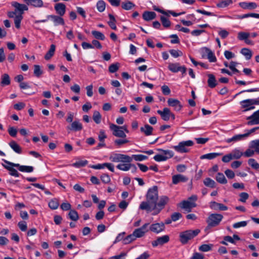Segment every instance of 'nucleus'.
<instances>
[{"label":"nucleus","instance_id":"46","mask_svg":"<svg viewBox=\"0 0 259 259\" xmlns=\"http://www.w3.org/2000/svg\"><path fill=\"white\" fill-rule=\"evenodd\" d=\"M102 116L98 111H95L93 115V119L94 121L97 123L99 124L101 121Z\"/></svg>","mask_w":259,"mask_h":259},{"label":"nucleus","instance_id":"42","mask_svg":"<svg viewBox=\"0 0 259 259\" xmlns=\"http://www.w3.org/2000/svg\"><path fill=\"white\" fill-rule=\"evenodd\" d=\"M135 6V4H134L132 2L130 1L123 2L121 4L122 8L125 10H131Z\"/></svg>","mask_w":259,"mask_h":259},{"label":"nucleus","instance_id":"23","mask_svg":"<svg viewBox=\"0 0 259 259\" xmlns=\"http://www.w3.org/2000/svg\"><path fill=\"white\" fill-rule=\"evenodd\" d=\"M48 19H51L55 23V25H64V19L60 16H56L54 15H48L47 16Z\"/></svg>","mask_w":259,"mask_h":259},{"label":"nucleus","instance_id":"25","mask_svg":"<svg viewBox=\"0 0 259 259\" xmlns=\"http://www.w3.org/2000/svg\"><path fill=\"white\" fill-rule=\"evenodd\" d=\"M143 18L147 21L152 20L156 18V14L154 12L145 11L143 14Z\"/></svg>","mask_w":259,"mask_h":259},{"label":"nucleus","instance_id":"26","mask_svg":"<svg viewBox=\"0 0 259 259\" xmlns=\"http://www.w3.org/2000/svg\"><path fill=\"white\" fill-rule=\"evenodd\" d=\"M247 137V134H240V135H236L233 136L231 138H229L226 140V141L229 143L231 142H235L237 141H241L244 138Z\"/></svg>","mask_w":259,"mask_h":259},{"label":"nucleus","instance_id":"36","mask_svg":"<svg viewBox=\"0 0 259 259\" xmlns=\"http://www.w3.org/2000/svg\"><path fill=\"white\" fill-rule=\"evenodd\" d=\"M250 148L254 149L255 152L259 154V139L252 141L250 144Z\"/></svg>","mask_w":259,"mask_h":259},{"label":"nucleus","instance_id":"62","mask_svg":"<svg viewBox=\"0 0 259 259\" xmlns=\"http://www.w3.org/2000/svg\"><path fill=\"white\" fill-rule=\"evenodd\" d=\"M130 141L126 139H116L114 141V144L118 147L129 143Z\"/></svg>","mask_w":259,"mask_h":259},{"label":"nucleus","instance_id":"22","mask_svg":"<svg viewBox=\"0 0 259 259\" xmlns=\"http://www.w3.org/2000/svg\"><path fill=\"white\" fill-rule=\"evenodd\" d=\"M210 207L214 210H227L228 207L222 203L212 201L210 202Z\"/></svg>","mask_w":259,"mask_h":259},{"label":"nucleus","instance_id":"45","mask_svg":"<svg viewBox=\"0 0 259 259\" xmlns=\"http://www.w3.org/2000/svg\"><path fill=\"white\" fill-rule=\"evenodd\" d=\"M249 17L259 19V14L248 13V14H244L242 15H238V16H237V18L240 19H242L248 18Z\"/></svg>","mask_w":259,"mask_h":259},{"label":"nucleus","instance_id":"3","mask_svg":"<svg viewBox=\"0 0 259 259\" xmlns=\"http://www.w3.org/2000/svg\"><path fill=\"white\" fill-rule=\"evenodd\" d=\"M243 155V152L238 149H234L231 153L224 156L222 160L225 163H228L232 159H238Z\"/></svg>","mask_w":259,"mask_h":259},{"label":"nucleus","instance_id":"47","mask_svg":"<svg viewBox=\"0 0 259 259\" xmlns=\"http://www.w3.org/2000/svg\"><path fill=\"white\" fill-rule=\"evenodd\" d=\"M68 216L70 219L74 221H76L79 219L77 211L74 210H70L68 213Z\"/></svg>","mask_w":259,"mask_h":259},{"label":"nucleus","instance_id":"4","mask_svg":"<svg viewBox=\"0 0 259 259\" xmlns=\"http://www.w3.org/2000/svg\"><path fill=\"white\" fill-rule=\"evenodd\" d=\"M223 218V216L221 214L212 213L208 217L206 222L209 227H213L219 225Z\"/></svg>","mask_w":259,"mask_h":259},{"label":"nucleus","instance_id":"10","mask_svg":"<svg viewBox=\"0 0 259 259\" xmlns=\"http://www.w3.org/2000/svg\"><path fill=\"white\" fill-rule=\"evenodd\" d=\"M167 104L169 106L172 107L177 112L181 111L183 107L181 102L178 100L174 98L168 99Z\"/></svg>","mask_w":259,"mask_h":259},{"label":"nucleus","instance_id":"6","mask_svg":"<svg viewBox=\"0 0 259 259\" xmlns=\"http://www.w3.org/2000/svg\"><path fill=\"white\" fill-rule=\"evenodd\" d=\"M193 144V142L191 140L183 141L180 142L178 145L173 146L172 148L178 152L186 153L188 151L187 147L192 146Z\"/></svg>","mask_w":259,"mask_h":259},{"label":"nucleus","instance_id":"48","mask_svg":"<svg viewBox=\"0 0 259 259\" xmlns=\"http://www.w3.org/2000/svg\"><path fill=\"white\" fill-rule=\"evenodd\" d=\"M34 74L37 77H39L43 73V71L41 69L40 66L38 65H34Z\"/></svg>","mask_w":259,"mask_h":259},{"label":"nucleus","instance_id":"34","mask_svg":"<svg viewBox=\"0 0 259 259\" xmlns=\"http://www.w3.org/2000/svg\"><path fill=\"white\" fill-rule=\"evenodd\" d=\"M241 53L245 57L246 59L247 60L250 59L252 55L251 50L247 48L242 49Z\"/></svg>","mask_w":259,"mask_h":259},{"label":"nucleus","instance_id":"51","mask_svg":"<svg viewBox=\"0 0 259 259\" xmlns=\"http://www.w3.org/2000/svg\"><path fill=\"white\" fill-rule=\"evenodd\" d=\"M212 246H213V245L212 244H202L199 246V250L200 251H203V252L208 251L212 249Z\"/></svg>","mask_w":259,"mask_h":259},{"label":"nucleus","instance_id":"14","mask_svg":"<svg viewBox=\"0 0 259 259\" xmlns=\"http://www.w3.org/2000/svg\"><path fill=\"white\" fill-rule=\"evenodd\" d=\"M180 206L187 212H190L192 208L196 206V204L188 200H184L180 204Z\"/></svg>","mask_w":259,"mask_h":259},{"label":"nucleus","instance_id":"39","mask_svg":"<svg viewBox=\"0 0 259 259\" xmlns=\"http://www.w3.org/2000/svg\"><path fill=\"white\" fill-rule=\"evenodd\" d=\"M1 83L3 86L8 85L10 84V78L9 75L8 74L5 73L2 75Z\"/></svg>","mask_w":259,"mask_h":259},{"label":"nucleus","instance_id":"43","mask_svg":"<svg viewBox=\"0 0 259 259\" xmlns=\"http://www.w3.org/2000/svg\"><path fill=\"white\" fill-rule=\"evenodd\" d=\"M92 34L96 38V39L103 40L105 39V36L102 32L94 30L92 31Z\"/></svg>","mask_w":259,"mask_h":259},{"label":"nucleus","instance_id":"12","mask_svg":"<svg viewBox=\"0 0 259 259\" xmlns=\"http://www.w3.org/2000/svg\"><path fill=\"white\" fill-rule=\"evenodd\" d=\"M165 229V224L163 223H154L149 227V230L155 233L158 234Z\"/></svg>","mask_w":259,"mask_h":259},{"label":"nucleus","instance_id":"7","mask_svg":"<svg viewBox=\"0 0 259 259\" xmlns=\"http://www.w3.org/2000/svg\"><path fill=\"white\" fill-rule=\"evenodd\" d=\"M3 161L6 164L17 167L22 172H31L33 170V167L31 166L20 165L18 163H14L5 159H3Z\"/></svg>","mask_w":259,"mask_h":259},{"label":"nucleus","instance_id":"53","mask_svg":"<svg viewBox=\"0 0 259 259\" xmlns=\"http://www.w3.org/2000/svg\"><path fill=\"white\" fill-rule=\"evenodd\" d=\"M158 151H161L162 152V153L164 154L163 155L167 157V159L170 158H171L174 156V152L170 150H163L161 149H157Z\"/></svg>","mask_w":259,"mask_h":259},{"label":"nucleus","instance_id":"19","mask_svg":"<svg viewBox=\"0 0 259 259\" xmlns=\"http://www.w3.org/2000/svg\"><path fill=\"white\" fill-rule=\"evenodd\" d=\"M188 180V178L182 175L178 174L172 177V182L174 184H177L180 182H186Z\"/></svg>","mask_w":259,"mask_h":259},{"label":"nucleus","instance_id":"54","mask_svg":"<svg viewBox=\"0 0 259 259\" xmlns=\"http://www.w3.org/2000/svg\"><path fill=\"white\" fill-rule=\"evenodd\" d=\"M88 163V161L85 160H79L72 164V166L77 168L85 166Z\"/></svg>","mask_w":259,"mask_h":259},{"label":"nucleus","instance_id":"52","mask_svg":"<svg viewBox=\"0 0 259 259\" xmlns=\"http://www.w3.org/2000/svg\"><path fill=\"white\" fill-rule=\"evenodd\" d=\"M233 3L232 0L223 1L217 4L218 8H225Z\"/></svg>","mask_w":259,"mask_h":259},{"label":"nucleus","instance_id":"56","mask_svg":"<svg viewBox=\"0 0 259 259\" xmlns=\"http://www.w3.org/2000/svg\"><path fill=\"white\" fill-rule=\"evenodd\" d=\"M120 154L113 153L110 156L109 159L112 162H120Z\"/></svg>","mask_w":259,"mask_h":259},{"label":"nucleus","instance_id":"37","mask_svg":"<svg viewBox=\"0 0 259 259\" xmlns=\"http://www.w3.org/2000/svg\"><path fill=\"white\" fill-rule=\"evenodd\" d=\"M215 179L217 182H219V183L225 184L227 183V180L223 173H218L216 176Z\"/></svg>","mask_w":259,"mask_h":259},{"label":"nucleus","instance_id":"33","mask_svg":"<svg viewBox=\"0 0 259 259\" xmlns=\"http://www.w3.org/2000/svg\"><path fill=\"white\" fill-rule=\"evenodd\" d=\"M131 163H124L118 164L116 167L121 170L127 171L131 168Z\"/></svg>","mask_w":259,"mask_h":259},{"label":"nucleus","instance_id":"28","mask_svg":"<svg viewBox=\"0 0 259 259\" xmlns=\"http://www.w3.org/2000/svg\"><path fill=\"white\" fill-rule=\"evenodd\" d=\"M222 153H207L206 154L202 155L200 156V158L201 159H213L215 158H216L217 156L222 155Z\"/></svg>","mask_w":259,"mask_h":259},{"label":"nucleus","instance_id":"57","mask_svg":"<svg viewBox=\"0 0 259 259\" xmlns=\"http://www.w3.org/2000/svg\"><path fill=\"white\" fill-rule=\"evenodd\" d=\"M169 52L170 54L174 58H177L183 56V53L179 50L171 49L169 51Z\"/></svg>","mask_w":259,"mask_h":259},{"label":"nucleus","instance_id":"55","mask_svg":"<svg viewBox=\"0 0 259 259\" xmlns=\"http://www.w3.org/2000/svg\"><path fill=\"white\" fill-rule=\"evenodd\" d=\"M133 234L136 238H140L144 235L145 231H142L140 228H138L136 229Z\"/></svg>","mask_w":259,"mask_h":259},{"label":"nucleus","instance_id":"11","mask_svg":"<svg viewBox=\"0 0 259 259\" xmlns=\"http://www.w3.org/2000/svg\"><path fill=\"white\" fill-rule=\"evenodd\" d=\"M169 241L168 235H165L158 237L155 240L152 242V245L153 247H156L158 245H163Z\"/></svg>","mask_w":259,"mask_h":259},{"label":"nucleus","instance_id":"24","mask_svg":"<svg viewBox=\"0 0 259 259\" xmlns=\"http://www.w3.org/2000/svg\"><path fill=\"white\" fill-rule=\"evenodd\" d=\"M240 6L244 9L253 10L257 8V5L255 3L250 2H242L239 4Z\"/></svg>","mask_w":259,"mask_h":259},{"label":"nucleus","instance_id":"61","mask_svg":"<svg viewBox=\"0 0 259 259\" xmlns=\"http://www.w3.org/2000/svg\"><path fill=\"white\" fill-rule=\"evenodd\" d=\"M250 34L244 32H240L238 34V38L240 40H245L249 37Z\"/></svg>","mask_w":259,"mask_h":259},{"label":"nucleus","instance_id":"2","mask_svg":"<svg viewBox=\"0 0 259 259\" xmlns=\"http://www.w3.org/2000/svg\"><path fill=\"white\" fill-rule=\"evenodd\" d=\"M200 232L199 229L188 230L180 234V241L183 244H186L188 241L197 236Z\"/></svg>","mask_w":259,"mask_h":259},{"label":"nucleus","instance_id":"20","mask_svg":"<svg viewBox=\"0 0 259 259\" xmlns=\"http://www.w3.org/2000/svg\"><path fill=\"white\" fill-rule=\"evenodd\" d=\"M157 112L160 115L163 120L168 121L169 120L170 109L168 108H164L162 110H157Z\"/></svg>","mask_w":259,"mask_h":259},{"label":"nucleus","instance_id":"50","mask_svg":"<svg viewBox=\"0 0 259 259\" xmlns=\"http://www.w3.org/2000/svg\"><path fill=\"white\" fill-rule=\"evenodd\" d=\"M120 162L123 163H131L133 160V158L128 155L120 154Z\"/></svg>","mask_w":259,"mask_h":259},{"label":"nucleus","instance_id":"17","mask_svg":"<svg viewBox=\"0 0 259 259\" xmlns=\"http://www.w3.org/2000/svg\"><path fill=\"white\" fill-rule=\"evenodd\" d=\"M67 129L71 131H79L82 129V125L79 120H74L67 127Z\"/></svg>","mask_w":259,"mask_h":259},{"label":"nucleus","instance_id":"21","mask_svg":"<svg viewBox=\"0 0 259 259\" xmlns=\"http://www.w3.org/2000/svg\"><path fill=\"white\" fill-rule=\"evenodd\" d=\"M28 6H31L35 8H41L44 6L42 0H23Z\"/></svg>","mask_w":259,"mask_h":259},{"label":"nucleus","instance_id":"44","mask_svg":"<svg viewBox=\"0 0 259 259\" xmlns=\"http://www.w3.org/2000/svg\"><path fill=\"white\" fill-rule=\"evenodd\" d=\"M23 19V16L21 14H18L14 18V23L15 27L17 29L20 28V24L22 20Z\"/></svg>","mask_w":259,"mask_h":259},{"label":"nucleus","instance_id":"59","mask_svg":"<svg viewBox=\"0 0 259 259\" xmlns=\"http://www.w3.org/2000/svg\"><path fill=\"white\" fill-rule=\"evenodd\" d=\"M237 64L238 63L234 61H231L229 64V67L234 73H240V72L236 68V67Z\"/></svg>","mask_w":259,"mask_h":259},{"label":"nucleus","instance_id":"49","mask_svg":"<svg viewBox=\"0 0 259 259\" xmlns=\"http://www.w3.org/2000/svg\"><path fill=\"white\" fill-rule=\"evenodd\" d=\"M248 164L253 169H259V163L253 158H250L248 160Z\"/></svg>","mask_w":259,"mask_h":259},{"label":"nucleus","instance_id":"13","mask_svg":"<svg viewBox=\"0 0 259 259\" xmlns=\"http://www.w3.org/2000/svg\"><path fill=\"white\" fill-rule=\"evenodd\" d=\"M240 104L242 108H244V112L254 109L255 107L253 105V102L252 99H246L243 100L240 102Z\"/></svg>","mask_w":259,"mask_h":259},{"label":"nucleus","instance_id":"16","mask_svg":"<svg viewBox=\"0 0 259 259\" xmlns=\"http://www.w3.org/2000/svg\"><path fill=\"white\" fill-rule=\"evenodd\" d=\"M202 56L206 55L207 59L210 62H215L217 61V58L214 56L213 53L208 48L204 47L202 48Z\"/></svg>","mask_w":259,"mask_h":259},{"label":"nucleus","instance_id":"64","mask_svg":"<svg viewBox=\"0 0 259 259\" xmlns=\"http://www.w3.org/2000/svg\"><path fill=\"white\" fill-rule=\"evenodd\" d=\"M254 153L255 151L253 150V149L249 147L245 151V152L243 153V155L245 157H249L254 155Z\"/></svg>","mask_w":259,"mask_h":259},{"label":"nucleus","instance_id":"1","mask_svg":"<svg viewBox=\"0 0 259 259\" xmlns=\"http://www.w3.org/2000/svg\"><path fill=\"white\" fill-rule=\"evenodd\" d=\"M158 197V187L154 186L149 188L146 195V200L141 203L139 209L146 210L147 213L152 212L156 206Z\"/></svg>","mask_w":259,"mask_h":259},{"label":"nucleus","instance_id":"15","mask_svg":"<svg viewBox=\"0 0 259 259\" xmlns=\"http://www.w3.org/2000/svg\"><path fill=\"white\" fill-rule=\"evenodd\" d=\"M12 6L14 7L18 14L23 15L24 11H27L28 8L27 6L24 4H21L16 2H13L12 3Z\"/></svg>","mask_w":259,"mask_h":259},{"label":"nucleus","instance_id":"60","mask_svg":"<svg viewBox=\"0 0 259 259\" xmlns=\"http://www.w3.org/2000/svg\"><path fill=\"white\" fill-rule=\"evenodd\" d=\"M132 158L133 159L134 158L136 161H141L147 159L148 157L144 155L138 154L133 155Z\"/></svg>","mask_w":259,"mask_h":259},{"label":"nucleus","instance_id":"8","mask_svg":"<svg viewBox=\"0 0 259 259\" xmlns=\"http://www.w3.org/2000/svg\"><path fill=\"white\" fill-rule=\"evenodd\" d=\"M246 119L248 120L247 124L248 125L259 124V109L253 112L251 115L247 117Z\"/></svg>","mask_w":259,"mask_h":259},{"label":"nucleus","instance_id":"31","mask_svg":"<svg viewBox=\"0 0 259 259\" xmlns=\"http://www.w3.org/2000/svg\"><path fill=\"white\" fill-rule=\"evenodd\" d=\"M9 145L15 152L19 154L22 152V149L21 147L15 141H11Z\"/></svg>","mask_w":259,"mask_h":259},{"label":"nucleus","instance_id":"27","mask_svg":"<svg viewBox=\"0 0 259 259\" xmlns=\"http://www.w3.org/2000/svg\"><path fill=\"white\" fill-rule=\"evenodd\" d=\"M207 76L208 77L207 80L208 87L210 88H214L217 84L214 75L212 74H208Z\"/></svg>","mask_w":259,"mask_h":259},{"label":"nucleus","instance_id":"58","mask_svg":"<svg viewBox=\"0 0 259 259\" xmlns=\"http://www.w3.org/2000/svg\"><path fill=\"white\" fill-rule=\"evenodd\" d=\"M160 20L162 24V25L166 28L169 27L170 26V21L167 19L166 17L161 16L160 17Z\"/></svg>","mask_w":259,"mask_h":259},{"label":"nucleus","instance_id":"29","mask_svg":"<svg viewBox=\"0 0 259 259\" xmlns=\"http://www.w3.org/2000/svg\"><path fill=\"white\" fill-rule=\"evenodd\" d=\"M56 49V46L55 45L52 44L50 46V48L48 52L46 53L45 56V59L46 60H50L54 55Z\"/></svg>","mask_w":259,"mask_h":259},{"label":"nucleus","instance_id":"32","mask_svg":"<svg viewBox=\"0 0 259 259\" xmlns=\"http://www.w3.org/2000/svg\"><path fill=\"white\" fill-rule=\"evenodd\" d=\"M181 67L179 63H171L168 64V69L172 72L176 73L179 71Z\"/></svg>","mask_w":259,"mask_h":259},{"label":"nucleus","instance_id":"41","mask_svg":"<svg viewBox=\"0 0 259 259\" xmlns=\"http://www.w3.org/2000/svg\"><path fill=\"white\" fill-rule=\"evenodd\" d=\"M203 183L206 186L212 188L215 187V182L209 178L205 179V180L203 181Z\"/></svg>","mask_w":259,"mask_h":259},{"label":"nucleus","instance_id":"30","mask_svg":"<svg viewBox=\"0 0 259 259\" xmlns=\"http://www.w3.org/2000/svg\"><path fill=\"white\" fill-rule=\"evenodd\" d=\"M140 130L142 132L144 133L146 136H150L152 134L153 128L148 124H145L144 127H141Z\"/></svg>","mask_w":259,"mask_h":259},{"label":"nucleus","instance_id":"63","mask_svg":"<svg viewBox=\"0 0 259 259\" xmlns=\"http://www.w3.org/2000/svg\"><path fill=\"white\" fill-rule=\"evenodd\" d=\"M119 69V64H112L109 67V71L110 73H114L116 72Z\"/></svg>","mask_w":259,"mask_h":259},{"label":"nucleus","instance_id":"35","mask_svg":"<svg viewBox=\"0 0 259 259\" xmlns=\"http://www.w3.org/2000/svg\"><path fill=\"white\" fill-rule=\"evenodd\" d=\"M110 20L108 22V25L113 30H116L117 27L115 25L116 20L114 16L111 14L108 15Z\"/></svg>","mask_w":259,"mask_h":259},{"label":"nucleus","instance_id":"40","mask_svg":"<svg viewBox=\"0 0 259 259\" xmlns=\"http://www.w3.org/2000/svg\"><path fill=\"white\" fill-rule=\"evenodd\" d=\"M97 9L100 12H103L106 8V3L103 0L99 1L96 5Z\"/></svg>","mask_w":259,"mask_h":259},{"label":"nucleus","instance_id":"38","mask_svg":"<svg viewBox=\"0 0 259 259\" xmlns=\"http://www.w3.org/2000/svg\"><path fill=\"white\" fill-rule=\"evenodd\" d=\"M59 205V200L56 198L52 199L49 203V206L53 210L57 209Z\"/></svg>","mask_w":259,"mask_h":259},{"label":"nucleus","instance_id":"18","mask_svg":"<svg viewBox=\"0 0 259 259\" xmlns=\"http://www.w3.org/2000/svg\"><path fill=\"white\" fill-rule=\"evenodd\" d=\"M54 9L56 13L60 16H63L66 12V6L63 3H57L55 4Z\"/></svg>","mask_w":259,"mask_h":259},{"label":"nucleus","instance_id":"9","mask_svg":"<svg viewBox=\"0 0 259 259\" xmlns=\"http://www.w3.org/2000/svg\"><path fill=\"white\" fill-rule=\"evenodd\" d=\"M110 128L112 131V134L115 137L125 138L126 136L125 133L120 129L119 126L116 125L114 124H111L110 125Z\"/></svg>","mask_w":259,"mask_h":259},{"label":"nucleus","instance_id":"5","mask_svg":"<svg viewBox=\"0 0 259 259\" xmlns=\"http://www.w3.org/2000/svg\"><path fill=\"white\" fill-rule=\"evenodd\" d=\"M169 200V198L166 196H161L158 202H157V205L153 210L152 215H155L158 214L160 211L164 207L165 205L167 204Z\"/></svg>","mask_w":259,"mask_h":259}]
</instances>
